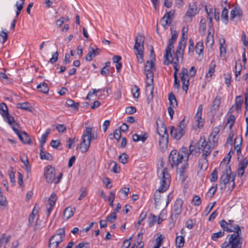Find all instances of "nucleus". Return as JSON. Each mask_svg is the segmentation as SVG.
<instances>
[{"label": "nucleus", "mask_w": 248, "mask_h": 248, "mask_svg": "<svg viewBox=\"0 0 248 248\" xmlns=\"http://www.w3.org/2000/svg\"><path fill=\"white\" fill-rule=\"evenodd\" d=\"M187 38V37L185 34V33L184 32H182L181 39V41L179 42L178 45L183 46V47H185Z\"/></svg>", "instance_id": "obj_53"}, {"label": "nucleus", "mask_w": 248, "mask_h": 248, "mask_svg": "<svg viewBox=\"0 0 248 248\" xmlns=\"http://www.w3.org/2000/svg\"><path fill=\"white\" fill-rule=\"evenodd\" d=\"M50 129H48L46 130V132L42 135L41 140L40 141L41 144H45V143L46 142V140L47 139V138L50 133Z\"/></svg>", "instance_id": "obj_50"}, {"label": "nucleus", "mask_w": 248, "mask_h": 248, "mask_svg": "<svg viewBox=\"0 0 248 248\" xmlns=\"http://www.w3.org/2000/svg\"><path fill=\"white\" fill-rule=\"evenodd\" d=\"M148 221L150 227L153 226L157 221V217L153 214H150L148 218Z\"/></svg>", "instance_id": "obj_42"}, {"label": "nucleus", "mask_w": 248, "mask_h": 248, "mask_svg": "<svg viewBox=\"0 0 248 248\" xmlns=\"http://www.w3.org/2000/svg\"><path fill=\"white\" fill-rule=\"evenodd\" d=\"M225 81L228 87H229L231 82V76L230 74H224Z\"/></svg>", "instance_id": "obj_60"}, {"label": "nucleus", "mask_w": 248, "mask_h": 248, "mask_svg": "<svg viewBox=\"0 0 248 248\" xmlns=\"http://www.w3.org/2000/svg\"><path fill=\"white\" fill-rule=\"evenodd\" d=\"M20 140L25 144H31V140L28 134L25 132L21 131L17 135Z\"/></svg>", "instance_id": "obj_17"}, {"label": "nucleus", "mask_w": 248, "mask_h": 248, "mask_svg": "<svg viewBox=\"0 0 248 248\" xmlns=\"http://www.w3.org/2000/svg\"><path fill=\"white\" fill-rule=\"evenodd\" d=\"M199 11L196 2H191L189 4L187 10L184 17V21L186 23H189L192 21V18L197 15Z\"/></svg>", "instance_id": "obj_10"}, {"label": "nucleus", "mask_w": 248, "mask_h": 248, "mask_svg": "<svg viewBox=\"0 0 248 248\" xmlns=\"http://www.w3.org/2000/svg\"><path fill=\"white\" fill-rule=\"evenodd\" d=\"M207 156H202V158L199 160V168L201 170H206L208 167V160Z\"/></svg>", "instance_id": "obj_22"}, {"label": "nucleus", "mask_w": 248, "mask_h": 248, "mask_svg": "<svg viewBox=\"0 0 248 248\" xmlns=\"http://www.w3.org/2000/svg\"><path fill=\"white\" fill-rule=\"evenodd\" d=\"M40 156L41 159L46 160H52L53 159V156L50 154L44 152L43 150H41V152L40 153Z\"/></svg>", "instance_id": "obj_33"}, {"label": "nucleus", "mask_w": 248, "mask_h": 248, "mask_svg": "<svg viewBox=\"0 0 248 248\" xmlns=\"http://www.w3.org/2000/svg\"><path fill=\"white\" fill-rule=\"evenodd\" d=\"M116 212H113L107 217L106 220L109 222L112 223L116 219Z\"/></svg>", "instance_id": "obj_48"}, {"label": "nucleus", "mask_w": 248, "mask_h": 248, "mask_svg": "<svg viewBox=\"0 0 248 248\" xmlns=\"http://www.w3.org/2000/svg\"><path fill=\"white\" fill-rule=\"evenodd\" d=\"M136 108L134 106L126 107L125 108V113L128 114H132L136 112Z\"/></svg>", "instance_id": "obj_59"}, {"label": "nucleus", "mask_w": 248, "mask_h": 248, "mask_svg": "<svg viewBox=\"0 0 248 248\" xmlns=\"http://www.w3.org/2000/svg\"><path fill=\"white\" fill-rule=\"evenodd\" d=\"M128 158V156L125 153H122L119 156V161L123 164H125L127 163Z\"/></svg>", "instance_id": "obj_47"}, {"label": "nucleus", "mask_w": 248, "mask_h": 248, "mask_svg": "<svg viewBox=\"0 0 248 248\" xmlns=\"http://www.w3.org/2000/svg\"><path fill=\"white\" fill-rule=\"evenodd\" d=\"M100 90L101 91H105V89H102V90H100V89H98V90H96V89H94L93 90V92H90L87 97H86V99L87 100H92V98H91V96H93V95H94L95 96V98H96V93L99 92Z\"/></svg>", "instance_id": "obj_52"}, {"label": "nucleus", "mask_w": 248, "mask_h": 248, "mask_svg": "<svg viewBox=\"0 0 248 248\" xmlns=\"http://www.w3.org/2000/svg\"><path fill=\"white\" fill-rule=\"evenodd\" d=\"M148 137V134L146 133H144L142 135H138L137 134H134L133 135V140L135 142H138L139 141H141L144 142L147 140Z\"/></svg>", "instance_id": "obj_20"}, {"label": "nucleus", "mask_w": 248, "mask_h": 248, "mask_svg": "<svg viewBox=\"0 0 248 248\" xmlns=\"http://www.w3.org/2000/svg\"><path fill=\"white\" fill-rule=\"evenodd\" d=\"M192 201L195 206H199L202 202L201 198L197 195H195L193 197Z\"/></svg>", "instance_id": "obj_61"}, {"label": "nucleus", "mask_w": 248, "mask_h": 248, "mask_svg": "<svg viewBox=\"0 0 248 248\" xmlns=\"http://www.w3.org/2000/svg\"><path fill=\"white\" fill-rule=\"evenodd\" d=\"M115 197V193L113 191H111L109 196L108 198V200L109 202V205L111 207H113V202Z\"/></svg>", "instance_id": "obj_56"}, {"label": "nucleus", "mask_w": 248, "mask_h": 248, "mask_svg": "<svg viewBox=\"0 0 248 248\" xmlns=\"http://www.w3.org/2000/svg\"><path fill=\"white\" fill-rule=\"evenodd\" d=\"M0 113L3 117L8 114L7 107L4 103L0 104Z\"/></svg>", "instance_id": "obj_36"}, {"label": "nucleus", "mask_w": 248, "mask_h": 248, "mask_svg": "<svg viewBox=\"0 0 248 248\" xmlns=\"http://www.w3.org/2000/svg\"><path fill=\"white\" fill-rule=\"evenodd\" d=\"M243 102V99L242 96H236L235 100V104L234 106H232V108L230 109L231 112H232V109L234 107H235V109L237 111L241 110Z\"/></svg>", "instance_id": "obj_18"}, {"label": "nucleus", "mask_w": 248, "mask_h": 248, "mask_svg": "<svg viewBox=\"0 0 248 248\" xmlns=\"http://www.w3.org/2000/svg\"><path fill=\"white\" fill-rule=\"evenodd\" d=\"M156 125L157 126V132L159 135H164L165 134H168L167 132V127L164 123H161V126H158V122H156Z\"/></svg>", "instance_id": "obj_27"}, {"label": "nucleus", "mask_w": 248, "mask_h": 248, "mask_svg": "<svg viewBox=\"0 0 248 248\" xmlns=\"http://www.w3.org/2000/svg\"><path fill=\"white\" fill-rule=\"evenodd\" d=\"M225 234V232L224 231H219L217 232L214 233L211 235V239L214 241H217V240L222 236H223Z\"/></svg>", "instance_id": "obj_39"}, {"label": "nucleus", "mask_w": 248, "mask_h": 248, "mask_svg": "<svg viewBox=\"0 0 248 248\" xmlns=\"http://www.w3.org/2000/svg\"><path fill=\"white\" fill-rule=\"evenodd\" d=\"M187 125L185 117L180 121L177 128L173 126L170 127V135L172 138L176 140H179L185 133V129Z\"/></svg>", "instance_id": "obj_7"}, {"label": "nucleus", "mask_w": 248, "mask_h": 248, "mask_svg": "<svg viewBox=\"0 0 248 248\" xmlns=\"http://www.w3.org/2000/svg\"><path fill=\"white\" fill-rule=\"evenodd\" d=\"M216 66V63L214 61H212L211 62V65L209 67L208 72L206 75V77L207 78H211L212 76L213 75V74L215 72V67Z\"/></svg>", "instance_id": "obj_32"}, {"label": "nucleus", "mask_w": 248, "mask_h": 248, "mask_svg": "<svg viewBox=\"0 0 248 248\" xmlns=\"http://www.w3.org/2000/svg\"><path fill=\"white\" fill-rule=\"evenodd\" d=\"M11 238V235H8L5 237V234L3 233L0 237V248L2 247V248H7L6 245L9 242L10 239Z\"/></svg>", "instance_id": "obj_21"}, {"label": "nucleus", "mask_w": 248, "mask_h": 248, "mask_svg": "<svg viewBox=\"0 0 248 248\" xmlns=\"http://www.w3.org/2000/svg\"><path fill=\"white\" fill-rule=\"evenodd\" d=\"M58 51H56L53 55L52 58L49 60V62L51 63H54L56 62L58 58Z\"/></svg>", "instance_id": "obj_64"}, {"label": "nucleus", "mask_w": 248, "mask_h": 248, "mask_svg": "<svg viewBox=\"0 0 248 248\" xmlns=\"http://www.w3.org/2000/svg\"><path fill=\"white\" fill-rule=\"evenodd\" d=\"M44 175L47 183H53L56 178L55 169L51 165L47 166L44 169Z\"/></svg>", "instance_id": "obj_12"}, {"label": "nucleus", "mask_w": 248, "mask_h": 248, "mask_svg": "<svg viewBox=\"0 0 248 248\" xmlns=\"http://www.w3.org/2000/svg\"><path fill=\"white\" fill-rule=\"evenodd\" d=\"M181 79L182 82V89L187 93L189 85V76L181 75Z\"/></svg>", "instance_id": "obj_19"}, {"label": "nucleus", "mask_w": 248, "mask_h": 248, "mask_svg": "<svg viewBox=\"0 0 248 248\" xmlns=\"http://www.w3.org/2000/svg\"><path fill=\"white\" fill-rule=\"evenodd\" d=\"M91 51H90L86 56V60L87 61H91L93 57L97 55V53H95L94 49L91 48Z\"/></svg>", "instance_id": "obj_38"}, {"label": "nucleus", "mask_w": 248, "mask_h": 248, "mask_svg": "<svg viewBox=\"0 0 248 248\" xmlns=\"http://www.w3.org/2000/svg\"><path fill=\"white\" fill-rule=\"evenodd\" d=\"M184 158V155L176 150H172L169 155V161L172 167L175 165L177 166L179 163H181Z\"/></svg>", "instance_id": "obj_11"}, {"label": "nucleus", "mask_w": 248, "mask_h": 248, "mask_svg": "<svg viewBox=\"0 0 248 248\" xmlns=\"http://www.w3.org/2000/svg\"><path fill=\"white\" fill-rule=\"evenodd\" d=\"M121 138V131L118 129H116L113 134V137H110L111 140H113L114 139H116L117 140H119Z\"/></svg>", "instance_id": "obj_49"}, {"label": "nucleus", "mask_w": 248, "mask_h": 248, "mask_svg": "<svg viewBox=\"0 0 248 248\" xmlns=\"http://www.w3.org/2000/svg\"><path fill=\"white\" fill-rule=\"evenodd\" d=\"M183 201L182 199H177L173 205L172 211L175 216L180 214L183 210Z\"/></svg>", "instance_id": "obj_14"}, {"label": "nucleus", "mask_w": 248, "mask_h": 248, "mask_svg": "<svg viewBox=\"0 0 248 248\" xmlns=\"http://www.w3.org/2000/svg\"><path fill=\"white\" fill-rule=\"evenodd\" d=\"M159 145L162 149L167 148L168 144L169 135H159Z\"/></svg>", "instance_id": "obj_16"}, {"label": "nucleus", "mask_w": 248, "mask_h": 248, "mask_svg": "<svg viewBox=\"0 0 248 248\" xmlns=\"http://www.w3.org/2000/svg\"><path fill=\"white\" fill-rule=\"evenodd\" d=\"M20 2H16V17H17L20 14L21 11L23 8L25 3V0H20Z\"/></svg>", "instance_id": "obj_31"}, {"label": "nucleus", "mask_w": 248, "mask_h": 248, "mask_svg": "<svg viewBox=\"0 0 248 248\" xmlns=\"http://www.w3.org/2000/svg\"><path fill=\"white\" fill-rule=\"evenodd\" d=\"M242 13L240 10L237 8H234L231 11L230 19L232 20L237 16L241 17Z\"/></svg>", "instance_id": "obj_28"}, {"label": "nucleus", "mask_w": 248, "mask_h": 248, "mask_svg": "<svg viewBox=\"0 0 248 248\" xmlns=\"http://www.w3.org/2000/svg\"><path fill=\"white\" fill-rule=\"evenodd\" d=\"M36 88L40 92L43 93H47L49 91L47 84L45 82H41L38 84Z\"/></svg>", "instance_id": "obj_29"}, {"label": "nucleus", "mask_w": 248, "mask_h": 248, "mask_svg": "<svg viewBox=\"0 0 248 248\" xmlns=\"http://www.w3.org/2000/svg\"><path fill=\"white\" fill-rule=\"evenodd\" d=\"M160 186L159 191H166L169 188L170 183V176L168 173V169L164 168L160 174Z\"/></svg>", "instance_id": "obj_9"}, {"label": "nucleus", "mask_w": 248, "mask_h": 248, "mask_svg": "<svg viewBox=\"0 0 248 248\" xmlns=\"http://www.w3.org/2000/svg\"><path fill=\"white\" fill-rule=\"evenodd\" d=\"M208 143L204 138H201L197 143V148L199 150L198 152H201V151H202Z\"/></svg>", "instance_id": "obj_25"}, {"label": "nucleus", "mask_w": 248, "mask_h": 248, "mask_svg": "<svg viewBox=\"0 0 248 248\" xmlns=\"http://www.w3.org/2000/svg\"><path fill=\"white\" fill-rule=\"evenodd\" d=\"M17 108L29 111H31V107L29 106L28 102L19 103L17 104Z\"/></svg>", "instance_id": "obj_35"}, {"label": "nucleus", "mask_w": 248, "mask_h": 248, "mask_svg": "<svg viewBox=\"0 0 248 248\" xmlns=\"http://www.w3.org/2000/svg\"><path fill=\"white\" fill-rule=\"evenodd\" d=\"M221 102V97L217 95L214 99L212 105L210 108L209 112L212 116H214L218 111Z\"/></svg>", "instance_id": "obj_13"}, {"label": "nucleus", "mask_w": 248, "mask_h": 248, "mask_svg": "<svg viewBox=\"0 0 248 248\" xmlns=\"http://www.w3.org/2000/svg\"><path fill=\"white\" fill-rule=\"evenodd\" d=\"M147 216L146 212H142L140 215L139 219L138 221L137 224L139 226L141 224V222L145 219Z\"/></svg>", "instance_id": "obj_63"}, {"label": "nucleus", "mask_w": 248, "mask_h": 248, "mask_svg": "<svg viewBox=\"0 0 248 248\" xmlns=\"http://www.w3.org/2000/svg\"><path fill=\"white\" fill-rule=\"evenodd\" d=\"M8 32L6 31L5 30H2L0 32V36L2 38V39H0V42L2 44H4L8 39Z\"/></svg>", "instance_id": "obj_45"}, {"label": "nucleus", "mask_w": 248, "mask_h": 248, "mask_svg": "<svg viewBox=\"0 0 248 248\" xmlns=\"http://www.w3.org/2000/svg\"><path fill=\"white\" fill-rule=\"evenodd\" d=\"M237 229L235 233L232 234H229V244L231 246V248H241L243 242V238L241 236L242 232L240 226L237 227Z\"/></svg>", "instance_id": "obj_6"}, {"label": "nucleus", "mask_w": 248, "mask_h": 248, "mask_svg": "<svg viewBox=\"0 0 248 248\" xmlns=\"http://www.w3.org/2000/svg\"><path fill=\"white\" fill-rule=\"evenodd\" d=\"M231 152L227 154L228 162L225 163V158H224L219 165V169H224L222 174L219 179V186L221 189L228 187L232 191L235 186L234 182L235 175L232 173L231 165L229 164L231 158Z\"/></svg>", "instance_id": "obj_1"}, {"label": "nucleus", "mask_w": 248, "mask_h": 248, "mask_svg": "<svg viewBox=\"0 0 248 248\" xmlns=\"http://www.w3.org/2000/svg\"><path fill=\"white\" fill-rule=\"evenodd\" d=\"M92 127H86L82 136V141L80 143V148L82 153L86 152L91 145L92 140H96L97 138V134L96 133L92 134Z\"/></svg>", "instance_id": "obj_2"}, {"label": "nucleus", "mask_w": 248, "mask_h": 248, "mask_svg": "<svg viewBox=\"0 0 248 248\" xmlns=\"http://www.w3.org/2000/svg\"><path fill=\"white\" fill-rule=\"evenodd\" d=\"M171 20L166 18V16H163L161 19V24L164 29L168 28V25L171 23Z\"/></svg>", "instance_id": "obj_44"}, {"label": "nucleus", "mask_w": 248, "mask_h": 248, "mask_svg": "<svg viewBox=\"0 0 248 248\" xmlns=\"http://www.w3.org/2000/svg\"><path fill=\"white\" fill-rule=\"evenodd\" d=\"M204 46L202 42H198L197 43L195 46V50L197 54L200 55L203 52Z\"/></svg>", "instance_id": "obj_37"}, {"label": "nucleus", "mask_w": 248, "mask_h": 248, "mask_svg": "<svg viewBox=\"0 0 248 248\" xmlns=\"http://www.w3.org/2000/svg\"><path fill=\"white\" fill-rule=\"evenodd\" d=\"M185 48V47H183V46H178L175 54L174 58L172 57L173 59V61L174 60L175 61L179 62L180 59L181 61L183 60Z\"/></svg>", "instance_id": "obj_15"}, {"label": "nucleus", "mask_w": 248, "mask_h": 248, "mask_svg": "<svg viewBox=\"0 0 248 248\" xmlns=\"http://www.w3.org/2000/svg\"><path fill=\"white\" fill-rule=\"evenodd\" d=\"M234 221L233 220H229L228 224L229 227H231V228H232L233 229V232H234V233H235L237 229V227H238V226H239L238 225H234Z\"/></svg>", "instance_id": "obj_62"}, {"label": "nucleus", "mask_w": 248, "mask_h": 248, "mask_svg": "<svg viewBox=\"0 0 248 248\" xmlns=\"http://www.w3.org/2000/svg\"><path fill=\"white\" fill-rule=\"evenodd\" d=\"M171 37L169 40L168 45L166 48V52L164 55V64L168 65L172 62L173 59L171 50L174 48L173 44L176 40L178 37V32L176 31H171Z\"/></svg>", "instance_id": "obj_4"}, {"label": "nucleus", "mask_w": 248, "mask_h": 248, "mask_svg": "<svg viewBox=\"0 0 248 248\" xmlns=\"http://www.w3.org/2000/svg\"><path fill=\"white\" fill-rule=\"evenodd\" d=\"M175 243L178 248H182L185 244L184 237L183 236H177L175 239Z\"/></svg>", "instance_id": "obj_34"}, {"label": "nucleus", "mask_w": 248, "mask_h": 248, "mask_svg": "<svg viewBox=\"0 0 248 248\" xmlns=\"http://www.w3.org/2000/svg\"><path fill=\"white\" fill-rule=\"evenodd\" d=\"M235 120V116L232 114L230 115L227 119V122L225 126H226L227 124H229V129L231 130L234 124Z\"/></svg>", "instance_id": "obj_40"}, {"label": "nucleus", "mask_w": 248, "mask_h": 248, "mask_svg": "<svg viewBox=\"0 0 248 248\" xmlns=\"http://www.w3.org/2000/svg\"><path fill=\"white\" fill-rule=\"evenodd\" d=\"M5 121L7 122L9 125L12 124L14 123H15V120L14 118L11 116L8 113V115H5L4 117Z\"/></svg>", "instance_id": "obj_57"}, {"label": "nucleus", "mask_w": 248, "mask_h": 248, "mask_svg": "<svg viewBox=\"0 0 248 248\" xmlns=\"http://www.w3.org/2000/svg\"><path fill=\"white\" fill-rule=\"evenodd\" d=\"M76 210L75 208H72L71 207H67L65 208L63 212V217L67 219L72 217Z\"/></svg>", "instance_id": "obj_23"}, {"label": "nucleus", "mask_w": 248, "mask_h": 248, "mask_svg": "<svg viewBox=\"0 0 248 248\" xmlns=\"http://www.w3.org/2000/svg\"><path fill=\"white\" fill-rule=\"evenodd\" d=\"M248 165V160L247 158H244L242 161L239 163L238 167L242 169H245L247 167Z\"/></svg>", "instance_id": "obj_58"}, {"label": "nucleus", "mask_w": 248, "mask_h": 248, "mask_svg": "<svg viewBox=\"0 0 248 248\" xmlns=\"http://www.w3.org/2000/svg\"><path fill=\"white\" fill-rule=\"evenodd\" d=\"M214 145L210 141L209 142L207 145L204 147V150L202 151L203 152L202 156H208L212 152Z\"/></svg>", "instance_id": "obj_24"}, {"label": "nucleus", "mask_w": 248, "mask_h": 248, "mask_svg": "<svg viewBox=\"0 0 248 248\" xmlns=\"http://www.w3.org/2000/svg\"><path fill=\"white\" fill-rule=\"evenodd\" d=\"M66 105L68 107L73 108L74 109L78 110V108L79 103H75L72 99H68L66 102Z\"/></svg>", "instance_id": "obj_43"}, {"label": "nucleus", "mask_w": 248, "mask_h": 248, "mask_svg": "<svg viewBox=\"0 0 248 248\" xmlns=\"http://www.w3.org/2000/svg\"><path fill=\"white\" fill-rule=\"evenodd\" d=\"M219 224L221 228L222 229L223 231H227V232H233V229L229 227L228 222L224 219H222L219 221Z\"/></svg>", "instance_id": "obj_26"}, {"label": "nucleus", "mask_w": 248, "mask_h": 248, "mask_svg": "<svg viewBox=\"0 0 248 248\" xmlns=\"http://www.w3.org/2000/svg\"><path fill=\"white\" fill-rule=\"evenodd\" d=\"M144 37L140 34H138L135 38V43L134 46L135 53L137 56V61L140 63L144 61Z\"/></svg>", "instance_id": "obj_3"}, {"label": "nucleus", "mask_w": 248, "mask_h": 248, "mask_svg": "<svg viewBox=\"0 0 248 248\" xmlns=\"http://www.w3.org/2000/svg\"><path fill=\"white\" fill-rule=\"evenodd\" d=\"M57 199V197L56 194L54 193H52L48 199V204H52V205H54L55 204Z\"/></svg>", "instance_id": "obj_51"}, {"label": "nucleus", "mask_w": 248, "mask_h": 248, "mask_svg": "<svg viewBox=\"0 0 248 248\" xmlns=\"http://www.w3.org/2000/svg\"><path fill=\"white\" fill-rule=\"evenodd\" d=\"M228 10L226 7H224L222 11L221 18L224 20V22L227 24L228 20Z\"/></svg>", "instance_id": "obj_46"}, {"label": "nucleus", "mask_w": 248, "mask_h": 248, "mask_svg": "<svg viewBox=\"0 0 248 248\" xmlns=\"http://www.w3.org/2000/svg\"><path fill=\"white\" fill-rule=\"evenodd\" d=\"M168 99L170 101V106L172 107H176L177 106V101L176 98L172 92H171L169 94Z\"/></svg>", "instance_id": "obj_30"}, {"label": "nucleus", "mask_w": 248, "mask_h": 248, "mask_svg": "<svg viewBox=\"0 0 248 248\" xmlns=\"http://www.w3.org/2000/svg\"><path fill=\"white\" fill-rule=\"evenodd\" d=\"M65 236L64 227L57 230L56 233L52 235L49 239V248H57L59 244L63 241Z\"/></svg>", "instance_id": "obj_5"}, {"label": "nucleus", "mask_w": 248, "mask_h": 248, "mask_svg": "<svg viewBox=\"0 0 248 248\" xmlns=\"http://www.w3.org/2000/svg\"><path fill=\"white\" fill-rule=\"evenodd\" d=\"M155 62L152 60H148L145 65L144 74L146 77L147 87L153 84L154 73L153 70H155Z\"/></svg>", "instance_id": "obj_8"}, {"label": "nucleus", "mask_w": 248, "mask_h": 248, "mask_svg": "<svg viewBox=\"0 0 248 248\" xmlns=\"http://www.w3.org/2000/svg\"><path fill=\"white\" fill-rule=\"evenodd\" d=\"M80 195L78 197V200H82L86 195L87 194V189L85 187H81L80 190Z\"/></svg>", "instance_id": "obj_54"}, {"label": "nucleus", "mask_w": 248, "mask_h": 248, "mask_svg": "<svg viewBox=\"0 0 248 248\" xmlns=\"http://www.w3.org/2000/svg\"><path fill=\"white\" fill-rule=\"evenodd\" d=\"M211 178H210V181L211 182H214L217 181L218 178L217 171L216 169H215L212 173L211 174Z\"/></svg>", "instance_id": "obj_55"}, {"label": "nucleus", "mask_w": 248, "mask_h": 248, "mask_svg": "<svg viewBox=\"0 0 248 248\" xmlns=\"http://www.w3.org/2000/svg\"><path fill=\"white\" fill-rule=\"evenodd\" d=\"M242 138L236 137L234 139V149L237 152L240 151V145L242 143Z\"/></svg>", "instance_id": "obj_41"}]
</instances>
